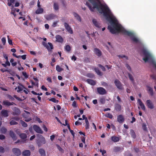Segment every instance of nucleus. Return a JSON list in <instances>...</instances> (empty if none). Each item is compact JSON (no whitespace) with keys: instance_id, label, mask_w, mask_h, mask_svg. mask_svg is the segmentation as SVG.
I'll list each match as a JSON object with an SVG mask.
<instances>
[{"instance_id":"nucleus-1","label":"nucleus","mask_w":156,"mask_h":156,"mask_svg":"<svg viewBox=\"0 0 156 156\" xmlns=\"http://www.w3.org/2000/svg\"><path fill=\"white\" fill-rule=\"evenodd\" d=\"M89 0L93 6L92 7L89 4L87 3L91 11H94V9H97L100 13L103 14L106 17V19L110 23L111 25L108 26V29L112 34H115L121 32L130 36L132 40L136 43L139 42V40L132 32L126 30L118 23L117 20L108 6L106 5L101 4V0Z\"/></svg>"},{"instance_id":"nucleus-2","label":"nucleus","mask_w":156,"mask_h":156,"mask_svg":"<svg viewBox=\"0 0 156 156\" xmlns=\"http://www.w3.org/2000/svg\"><path fill=\"white\" fill-rule=\"evenodd\" d=\"M143 59L146 62L152 60L153 56L150 52L147 49H144L143 50Z\"/></svg>"},{"instance_id":"nucleus-3","label":"nucleus","mask_w":156,"mask_h":156,"mask_svg":"<svg viewBox=\"0 0 156 156\" xmlns=\"http://www.w3.org/2000/svg\"><path fill=\"white\" fill-rule=\"evenodd\" d=\"M38 139L37 141V144L39 147H41L43 144L46 143L45 138L42 135L40 134H37Z\"/></svg>"},{"instance_id":"nucleus-4","label":"nucleus","mask_w":156,"mask_h":156,"mask_svg":"<svg viewBox=\"0 0 156 156\" xmlns=\"http://www.w3.org/2000/svg\"><path fill=\"white\" fill-rule=\"evenodd\" d=\"M114 83L115 85L119 89L121 90L123 89V88L122 86V84L119 80H115L114 81Z\"/></svg>"},{"instance_id":"nucleus-5","label":"nucleus","mask_w":156,"mask_h":156,"mask_svg":"<svg viewBox=\"0 0 156 156\" xmlns=\"http://www.w3.org/2000/svg\"><path fill=\"white\" fill-rule=\"evenodd\" d=\"M146 105L148 108L150 109H153L154 108V104L150 100H147L146 101Z\"/></svg>"},{"instance_id":"nucleus-6","label":"nucleus","mask_w":156,"mask_h":156,"mask_svg":"<svg viewBox=\"0 0 156 156\" xmlns=\"http://www.w3.org/2000/svg\"><path fill=\"white\" fill-rule=\"evenodd\" d=\"M97 91L99 94L101 95H103L106 93V91L105 89L101 87L98 88Z\"/></svg>"},{"instance_id":"nucleus-7","label":"nucleus","mask_w":156,"mask_h":156,"mask_svg":"<svg viewBox=\"0 0 156 156\" xmlns=\"http://www.w3.org/2000/svg\"><path fill=\"white\" fill-rule=\"evenodd\" d=\"M33 128L38 133H43V131L41 128L36 125H34Z\"/></svg>"},{"instance_id":"nucleus-8","label":"nucleus","mask_w":156,"mask_h":156,"mask_svg":"<svg viewBox=\"0 0 156 156\" xmlns=\"http://www.w3.org/2000/svg\"><path fill=\"white\" fill-rule=\"evenodd\" d=\"M13 153L16 156L20 155L21 153L20 150L17 148H13L12 149Z\"/></svg>"},{"instance_id":"nucleus-9","label":"nucleus","mask_w":156,"mask_h":156,"mask_svg":"<svg viewBox=\"0 0 156 156\" xmlns=\"http://www.w3.org/2000/svg\"><path fill=\"white\" fill-rule=\"evenodd\" d=\"M64 25L65 28L69 33L71 34L73 33V31L71 28L67 23H65Z\"/></svg>"},{"instance_id":"nucleus-10","label":"nucleus","mask_w":156,"mask_h":156,"mask_svg":"<svg viewBox=\"0 0 156 156\" xmlns=\"http://www.w3.org/2000/svg\"><path fill=\"white\" fill-rule=\"evenodd\" d=\"M138 103L139 104L141 108L143 110L145 111V107L144 104L141 101L140 99H138L137 100Z\"/></svg>"},{"instance_id":"nucleus-11","label":"nucleus","mask_w":156,"mask_h":156,"mask_svg":"<svg viewBox=\"0 0 156 156\" xmlns=\"http://www.w3.org/2000/svg\"><path fill=\"white\" fill-rule=\"evenodd\" d=\"M73 15L77 20L80 22H81V17L76 12H73Z\"/></svg>"},{"instance_id":"nucleus-12","label":"nucleus","mask_w":156,"mask_h":156,"mask_svg":"<svg viewBox=\"0 0 156 156\" xmlns=\"http://www.w3.org/2000/svg\"><path fill=\"white\" fill-rule=\"evenodd\" d=\"M9 113V111L6 110H3L1 112L2 115L5 117L8 116Z\"/></svg>"},{"instance_id":"nucleus-13","label":"nucleus","mask_w":156,"mask_h":156,"mask_svg":"<svg viewBox=\"0 0 156 156\" xmlns=\"http://www.w3.org/2000/svg\"><path fill=\"white\" fill-rule=\"evenodd\" d=\"M118 121L120 123H122L124 120L123 116L122 115H119L117 117Z\"/></svg>"},{"instance_id":"nucleus-14","label":"nucleus","mask_w":156,"mask_h":156,"mask_svg":"<svg viewBox=\"0 0 156 156\" xmlns=\"http://www.w3.org/2000/svg\"><path fill=\"white\" fill-rule=\"evenodd\" d=\"M3 105L6 106H10L11 105H16L13 102H10L9 101H4L3 102Z\"/></svg>"},{"instance_id":"nucleus-15","label":"nucleus","mask_w":156,"mask_h":156,"mask_svg":"<svg viewBox=\"0 0 156 156\" xmlns=\"http://www.w3.org/2000/svg\"><path fill=\"white\" fill-rule=\"evenodd\" d=\"M19 84L20 85V86H18L17 87H16L15 89V90H16L17 89H18L17 90V92H21L23 90V88H25L22 84H21L20 83Z\"/></svg>"},{"instance_id":"nucleus-16","label":"nucleus","mask_w":156,"mask_h":156,"mask_svg":"<svg viewBox=\"0 0 156 156\" xmlns=\"http://www.w3.org/2000/svg\"><path fill=\"white\" fill-rule=\"evenodd\" d=\"M115 108L116 111L119 112L121 110V106L118 103H115Z\"/></svg>"},{"instance_id":"nucleus-17","label":"nucleus","mask_w":156,"mask_h":156,"mask_svg":"<svg viewBox=\"0 0 156 156\" xmlns=\"http://www.w3.org/2000/svg\"><path fill=\"white\" fill-rule=\"evenodd\" d=\"M9 135L13 140H14L16 139L17 138L15 134L12 130L9 131Z\"/></svg>"},{"instance_id":"nucleus-18","label":"nucleus","mask_w":156,"mask_h":156,"mask_svg":"<svg viewBox=\"0 0 156 156\" xmlns=\"http://www.w3.org/2000/svg\"><path fill=\"white\" fill-rule=\"evenodd\" d=\"M56 41L59 42H62L63 41V39L62 37L59 35H57L55 36Z\"/></svg>"},{"instance_id":"nucleus-19","label":"nucleus","mask_w":156,"mask_h":156,"mask_svg":"<svg viewBox=\"0 0 156 156\" xmlns=\"http://www.w3.org/2000/svg\"><path fill=\"white\" fill-rule=\"evenodd\" d=\"M16 132L20 136V137L22 139H25L27 137V135L25 133H20L19 131H16Z\"/></svg>"},{"instance_id":"nucleus-20","label":"nucleus","mask_w":156,"mask_h":156,"mask_svg":"<svg viewBox=\"0 0 156 156\" xmlns=\"http://www.w3.org/2000/svg\"><path fill=\"white\" fill-rule=\"evenodd\" d=\"M92 22L94 25L97 27H99L100 26V24L95 19H93L92 20Z\"/></svg>"},{"instance_id":"nucleus-21","label":"nucleus","mask_w":156,"mask_h":156,"mask_svg":"<svg viewBox=\"0 0 156 156\" xmlns=\"http://www.w3.org/2000/svg\"><path fill=\"white\" fill-rule=\"evenodd\" d=\"M86 81L89 84L92 85H94L96 84V81L91 79H87Z\"/></svg>"},{"instance_id":"nucleus-22","label":"nucleus","mask_w":156,"mask_h":156,"mask_svg":"<svg viewBox=\"0 0 156 156\" xmlns=\"http://www.w3.org/2000/svg\"><path fill=\"white\" fill-rule=\"evenodd\" d=\"M14 112H13V115H18L20 113V110L17 108L15 107L13 109Z\"/></svg>"},{"instance_id":"nucleus-23","label":"nucleus","mask_w":156,"mask_h":156,"mask_svg":"<svg viewBox=\"0 0 156 156\" xmlns=\"http://www.w3.org/2000/svg\"><path fill=\"white\" fill-rule=\"evenodd\" d=\"M53 7L54 10L55 11H58L59 9V5L57 3L55 2L53 4Z\"/></svg>"},{"instance_id":"nucleus-24","label":"nucleus","mask_w":156,"mask_h":156,"mask_svg":"<svg viewBox=\"0 0 156 156\" xmlns=\"http://www.w3.org/2000/svg\"><path fill=\"white\" fill-rule=\"evenodd\" d=\"M22 154L24 156H29L30 154V152L29 150H26L23 152Z\"/></svg>"},{"instance_id":"nucleus-25","label":"nucleus","mask_w":156,"mask_h":156,"mask_svg":"<svg viewBox=\"0 0 156 156\" xmlns=\"http://www.w3.org/2000/svg\"><path fill=\"white\" fill-rule=\"evenodd\" d=\"M94 52L98 56H100L101 55V52L97 48H95L94 49Z\"/></svg>"},{"instance_id":"nucleus-26","label":"nucleus","mask_w":156,"mask_h":156,"mask_svg":"<svg viewBox=\"0 0 156 156\" xmlns=\"http://www.w3.org/2000/svg\"><path fill=\"white\" fill-rule=\"evenodd\" d=\"M46 47L48 51L53 49V45L50 43H48V44L46 46Z\"/></svg>"},{"instance_id":"nucleus-27","label":"nucleus","mask_w":156,"mask_h":156,"mask_svg":"<svg viewBox=\"0 0 156 156\" xmlns=\"http://www.w3.org/2000/svg\"><path fill=\"white\" fill-rule=\"evenodd\" d=\"M56 16L53 14H50L47 16L46 19L48 20L53 19Z\"/></svg>"},{"instance_id":"nucleus-28","label":"nucleus","mask_w":156,"mask_h":156,"mask_svg":"<svg viewBox=\"0 0 156 156\" xmlns=\"http://www.w3.org/2000/svg\"><path fill=\"white\" fill-rule=\"evenodd\" d=\"M39 8L36 11V13L37 14H41L43 12V9L42 8L38 7Z\"/></svg>"},{"instance_id":"nucleus-29","label":"nucleus","mask_w":156,"mask_h":156,"mask_svg":"<svg viewBox=\"0 0 156 156\" xmlns=\"http://www.w3.org/2000/svg\"><path fill=\"white\" fill-rule=\"evenodd\" d=\"M39 151L41 156H45V151L43 149H40Z\"/></svg>"},{"instance_id":"nucleus-30","label":"nucleus","mask_w":156,"mask_h":156,"mask_svg":"<svg viewBox=\"0 0 156 156\" xmlns=\"http://www.w3.org/2000/svg\"><path fill=\"white\" fill-rule=\"evenodd\" d=\"M7 131V129L4 127H2L0 129V131L2 133L5 134Z\"/></svg>"},{"instance_id":"nucleus-31","label":"nucleus","mask_w":156,"mask_h":156,"mask_svg":"<svg viewBox=\"0 0 156 156\" xmlns=\"http://www.w3.org/2000/svg\"><path fill=\"white\" fill-rule=\"evenodd\" d=\"M94 70L97 74L98 75L100 76H102L103 75V73L101 72L98 69V68H95Z\"/></svg>"},{"instance_id":"nucleus-32","label":"nucleus","mask_w":156,"mask_h":156,"mask_svg":"<svg viewBox=\"0 0 156 156\" xmlns=\"http://www.w3.org/2000/svg\"><path fill=\"white\" fill-rule=\"evenodd\" d=\"M147 90L149 92V93L151 95H153V91L152 89L150 87L147 86Z\"/></svg>"},{"instance_id":"nucleus-33","label":"nucleus","mask_w":156,"mask_h":156,"mask_svg":"<svg viewBox=\"0 0 156 156\" xmlns=\"http://www.w3.org/2000/svg\"><path fill=\"white\" fill-rule=\"evenodd\" d=\"M112 140L114 142H117L119 141V138L117 136H112L111 137Z\"/></svg>"},{"instance_id":"nucleus-34","label":"nucleus","mask_w":156,"mask_h":156,"mask_svg":"<svg viewBox=\"0 0 156 156\" xmlns=\"http://www.w3.org/2000/svg\"><path fill=\"white\" fill-rule=\"evenodd\" d=\"M15 0H8V5L10 6L12 5V3H13Z\"/></svg>"},{"instance_id":"nucleus-35","label":"nucleus","mask_w":156,"mask_h":156,"mask_svg":"<svg viewBox=\"0 0 156 156\" xmlns=\"http://www.w3.org/2000/svg\"><path fill=\"white\" fill-rule=\"evenodd\" d=\"M121 150V148L120 147H114V151L115 152L120 151Z\"/></svg>"},{"instance_id":"nucleus-36","label":"nucleus","mask_w":156,"mask_h":156,"mask_svg":"<svg viewBox=\"0 0 156 156\" xmlns=\"http://www.w3.org/2000/svg\"><path fill=\"white\" fill-rule=\"evenodd\" d=\"M130 134L134 138H136V135L134 131L132 129L131 130L130 132Z\"/></svg>"},{"instance_id":"nucleus-37","label":"nucleus","mask_w":156,"mask_h":156,"mask_svg":"<svg viewBox=\"0 0 156 156\" xmlns=\"http://www.w3.org/2000/svg\"><path fill=\"white\" fill-rule=\"evenodd\" d=\"M56 70L58 72H60L63 70V69L61 68L58 65H57L56 67Z\"/></svg>"},{"instance_id":"nucleus-38","label":"nucleus","mask_w":156,"mask_h":156,"mask_svg":"<svg viewBox=\"0 0 156 156\" xmlns=\"http://www.w3.org/2000/svg\"><path fill=\"white\" fill-rule=\"evenodd\" d=\"M20 122L22 125L24 127H27V125L26 123L24 122L22 120H20Z\"/></svg>"},{"instance_id":"nucleus-39","label":"nucleus","mask_w":156,"mask_h":156,"mask_svg":"<svg viewBox=\"0 0 156 156\" xmlns=\"http://www.w3.org/2000/svg\"><path fill=\"white\" fill-rule=\"evenodd\" d=\"M118 56L120 58H125L126 59H127L128 58V57L125 55H118Z\"/></svg>"},{"instance_id":"nucleus-40","label":"nucleus","mask_w":156,"mask_h":156,"mask_svg":"<svg viewBox=\"0 0 156 156\" xmlns=\"http://www.w3.org/2000/svg\"><path fill=\"white\" fill-rule=\"evenodd\" d=\"M65 49L66 51H69L71 50V48L69 45H67L66 46Z\"/></svg>"},{"instance_id":"nucleus-41","label":"nucleus","mask_w":156,"mask_h":156,"mask_svg":"<svg viewBox=\"0 0 156 156\" xmlns=\"http://www.w3.org/2000/svg\"><path fill=\"white\" fill-rule=\"evenodd\" d=\"M128 75L129 76V77L130 79V80L132 82H134V79L133 78V76L130 73H128Z\"/></svg>"},{"instance_id":"nucleus-42","label":"nucleus","mask_w":156,"mask_h":156,"mask_svg":"<svg viewBox=\"0 0 156 156\" xmlns=\"http://www.w3.org/2000/svg\"><path fill=\"white\" fill-rule=\"evenodd\" d=\"M67 127H68V129H69L70 132L73 135V137H74V132L73 130L71 129L69 125H68Z\"/></svg>"},{"instance_id":"nucleus-43","label":"nucleus","mask_w":156,"mask_h":156,"mask_svg":"<svg viewBox=\"0 0 156 156\" xmlns=\"http://www.w3.org/2000/svg\"><path fill=\"white\" fill-rule=\"evenodd\" d=\"M146 126V124L144 123H143L142 124L143 129L144 131H146L147 130Z\"/></svg>"},{"instance_id":"nucleus-44","label":"nucleus","mask_w":156,"mask_h":156,"mask_svg":"<svg viewBox=\"0 0 156 156\" xmlns=\"http://www.w3.org/2000/svg\"><path fill=\"white\" fill-rule=\"evenodd\" d=\"M105 99L104 98H101L100 100V101L101 104H104L105 102Z\"/></svg>"},{"instance_id":"nucleus-45","label":"nucleus","mask_w":156,"mask_h":156,"mask_svg":"<svg viewBox=\"0 0 156 156\" xmlns=\"http://www.w3.org/2000/svg\"><path fill=\"white\" fill-rule=\"evenodd\" d=\"M105 116L106 117H107L111 119H112L113 117V116L110 113H108L107 114H106L105 115Z\"/></svg>"},{"instance_id":"nucleus-46","label":"nucleus","mask_w":156,"mask_h":156,"mask_svg":"<svg viewBox=\"0 0 156 156\" xmlns=\"http://www.w3.org/2000/svg\"><path fill=\"white\" fill-rule=\"evenodd\" d=\"M10 124L11 125H16L18 124L17 122L14 120H12L10 122Z\"/></svg>"},{"instance_id":"nucleus-47","label":"nucleus","mask_w":156,"mask_h":156,"mask_svg":"<svg viewBox=\"0 0 156 156\" xmlns=\"http://www.w3.org/2000/svg\"><path fill=\"white\" fill-rule=\"evenodd\" d=\"M50 101H51L54 103H57L58 102V100H56L55 98H52L50 99Z\"/></svg>"},{"instance_id":"nucleus-48","label":"nucleus","mask_w":156,"mask_h":156,"mask_svg":"<svg viewBox=\"0 0 156 156\" xmlns=\"http://www.w3.org/2000/svg\"><path fill=\"white\" fill-rule=\"evenodd\" d=\"M98 66L101 68L103 71H105V69L104 67L103 66L100 64H98Z\"/></svg>"},{"instance_id":"nucleus-49","label":"nucleus","mask_w":156,"mask_h":156,"mask_svg":"<svg viewBox=\"0 0 156 156\" xmlns=\"http://www.w3.org/2000/svg\"><path fill=\"white\" fill-rule=\"evenodd\" d=\"M2 41L4 45H5L6 43V39L5 37H3L2 39Z\"/></svg>"},{"instance_id":"nucleus-50","label":"nucleus","mask_w":156,"mask_h":156,"mask_svg":"<svg viewBox=\"0 0 156 156\" xmlns=\"http://www.w3.org/2000/svg\"><path fill=\"white\" fill-rule=\"evenodd\" d=\"M4 152V150L3 147L2 146L0 147V153H3Z\"/></svg>"},{"instance_id":"nucleus-51","label":"nucleus","mask_w":156,"mask_h":156,"mask_svg":"<svg viewBox=\"0 0 156 156\" xmlns=\"http://www.w3.org/2000/svg\"><path fill=\"white\" fill-rule=\"evenodd\" d=\"M58 22V21H57L54 22L52 25V26L53 27H55V26H56Z\"/></svg>"},{"instance_id":"nucleus-52","label":"nucleus","mask_w":156,"mask_h":156,"mask_svg":"<svg viewBox=\"0 0 156 156\" xmlns=\"http://www.w3.org/2000/svg\"><path fill=\"white\" fill-rule=\"evenodd\" d=\"M87 76L89 77L93 78L94 76V75L92 74L88 73L87 74Z\"/></svg>"},{"instance_id":"nucleus-53","label":"nucleus","mask_w":156,"mask_h":156,"mask_svg":"<svg viewBox=\"0 0 156 156\" xmlns=\"http://www.w3.org/2000/svg\"><path fill=\"white\" fill-rule=\"evenodd\" d=\"M126 66L128 70H129L130 71H131V68L128 64H126Z\"/></svg>"},{"instance_id":"nucleus-54","label":"nucleus","mask_w":156,"mask_h":156,"mask_svg":"<svg viewBox=\"0 0 156 156\" xmlns=\"http://www.w3.org/2000/svg\"><path fill=\"white\" fill-rule=\"evenodd\" d=\"M0 70L3 73H4L5 72H9V71L7 69H0Z\"/></svg>"},{"instance_id":"nucleus-55","label":"nucleus","mask_w":156,"mask_h":156,"mask_svg":"<svg viewBox=\"0 0 156 156\" xmlns=\"http://www.w3.org/2000/svg\"><path fill=\"white\" fill-rule=\"evenodd\" d=\"M5 138V136L0 134V139L1 140H3Z\"/></svg>"},{"instance_id":"nucleus-56","label":"nucleus","mask_w":156,"mask_h":156,"mask_svg":"<svg viewBox=\"0 0 156 156\" xmlns=\"http://www.w3.org/2000/svg\"><path fill=\"white\" fill-rule=\"evenodd\" d=\"M41 88L43 90H44L45 91H47V89L44 86V85H42V86H41Z\"/></svg>"},{"instance_id":"nucleus-57","label":"nucleus","mask_w":156,"mask_h":156,"mask_svg":"<svg viewBox=\"0 0 156 156\" xmlns=\"http://www.w3.org/2000/svg\"><path fill=\"white\" fill-rule=\"evenodd\" d=\"M42 127L44 131L46 132L48 131L47 128H46L45 125H43Z\"/></svg>"},{"instance_id":"nucleus-58","label":"nucleus","mask_w":156,"mask_h":156,"mask_svg":"<svg viewBox=\"0 0 156 156\" xmlns=\"http://www.w3.org/2000/svg\"><path fill=\"white\" fill-rule=\"evenodd\" d=\"M100 152L102 153V155H104V154L106 153V151L105 150H102L101 149L100 151Z\"/></svg>"},{"instance_id":"nucleus-59","label":"nucleus","mask_w":156,"mask_h":156,"mask_svg":"<svg viewBox=\"0 0 156 156\" xmlns=\"http://www.w3.org/2000/svg\"><path fill=\"white\" fill-rule=\"evenodd\" d=\"M8 41L9 44H12V42L11 40L10 39H9V40H8Z\"/></svg>"},{"instance_id":"nucleus-60","label":"nucleus","mask_w":156,"mask_h":156,"mask_svg":"<svg viewBox=\"0 0 156 156\" xmlns=\"http://www.w3.org/2000/svg\"><path fill=\"white\" fill-rule=\"evenodd\" d=\"M5 64H6L7 66H10V63L9 62L8 60H6Z\"/></svg>"},{"instance_id":"nucleus-61","label":"nucleus","mask_w":156,"mask_h":156,"mask_svg":"<svg viewBox=\"0 0 156 156\" xmlns=\"http://www.w3.org/2000/svg\"><path fill=\"white\" fill-rule=\"evenodd\" d=\"M85 127H86V129H88L89 128V123L86 124Z\"/></svg>"},{"instance_id":"nucleus-62","label":"nucleus","mask_w":156,"mask_h":156,"mask_svg":"<svg viewBox=\"0 0 156 156\" xmlns=\"http://www.w3.org/2000/svg\"><path fill=\"white\" fill-rule=\"evenodd\" d=\"M47 80L50 83L52 82L51 79L50 77H48Z\"/></svg>"},{"instance_id":"nucleus-63","label":"nucleus","mask_w":156,"mask_h":156,"mask_svg":"<svg viewBox=\"0 0 156 156\" xmlns=\"http://www.w3.org/2000/svg\"><path fill=\"white\" fill-rule=\"evenodd\" d=\"M55 137V136L54 135H52L50 136V139L51 141H52L54 140Z\"/></svg>"},{"instance_id":"nucleus-64","label":"nucleus","mask_w":156,"mask_h":156,"mask_svg":"<svg viewBox=\"0 0 156 156\" xmlns=\"http://www.w3.org/2000/svg\"><path fill=\"white\" fill-rule=\"evenodd\" d=\"M26 55H24L21 56V57L22 58V59H23V60H25L26 58Z\"/></svg>"}]
</instances>
